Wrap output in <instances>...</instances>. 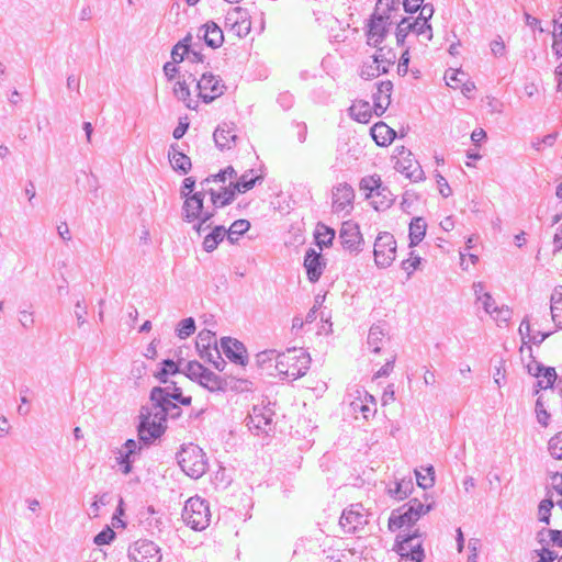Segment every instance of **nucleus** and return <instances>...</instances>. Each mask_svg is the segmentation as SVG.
Listing matches in <instances>:
<instances>
[{
    "instance_id": "1",
    "label": "nucleus",
    "mask_w": 562,
    "mask_h": 562,
    "mask_svg": "<svg viewBox=\"0 0 562 562\" xmlns=\"http://www.w3.org/2000/svg\"><path fill=\"white\" fill-rule=\"evenodd\" d=\"M166 396H168V387L155 386L150 391V404L140 408L137 432L138 439L146 447L150 446L166 431L168 419L165 405Z\"/></svg>"
},
{
    "instance_id": "2",
    "label": "nucleus",
    "mask_w": 562,
    "mask_h": 562,
    "mask_svg": "<svg viewBox=\"0 0 562 562\" xmlns=\"http://www.w3.org/2000/svg\"><path fill=\"white\" fill-rule=\"evenodd\" d=\"M400 0H378L375 11L368 22L367 43L378 47L392 24L393 13L400 11Z\"/></svg>"
},
{
    "instance_id": "3",
    "label": "nucleus",
    "mask_w": 562,
    "mask_h": 562,
    "mask_svg": "<svg viewBox=\"0 0 562 562\" xmlns=\"http://www.w3.org/2000/svg\"><path fill=\"white\" fill-rule=\"evenodd\" d=\"M310 364L311 357L305 350L292 348L277 355L274 368L283 379L296 380L305 375Z\"/></svg>"
},
{
    "instance_id": "4",
    "label": "nucleus",
    "mask_w": 562,
    "mask_h": 562,
    "mask_svg": "<svg viewBox=\"0 0 562 562\" xmlns=\"http://www.w3.org/2000/svg\"><path fill=\"white\" fill-rule=\"evenodd\" d=\"M422 537L419 529H405L397 535L394 551L401 557V562H422L425 559Z\"/></svg>"
},
{
    "instance_id": "5",
    "label": "nucleus",
    "mask_w": 562,
    "mask_h": 562,
    "mask_svg": "<svg viewBox=\"0 0 562 562\" xmlns=\"http://www.w3.org/2000/svg\"><path fill=\"white\" fill-rule=\"evenodd\" d=\"M177 459L181 470L191 479H200L206 472V454L194 443L182 446Z\"/></svg>"
},
{
    "instance_id": "6",
    "label": "nucleus",
    "mask_w": 562,
    "mask_h": 562,
    "mask_svg": "<svg viewBox=\"0 0 562 562\" xmlns=\"http://www.w3.org/2000/svg\"><path fill=\"white\" fill-rule=\"evenodd\" d=\"M431 504H424L418 498L411 499L401 509L392 512L389 518V529L395 531L403 527H412L423 515L429 513Z\"/></svg>"
},
{
    "instance_id": "7",
    "label": "nucleus",
    "mask_w": 562,
    "mask_h": 562,
    "mask_svg": "<svg viewBox=\"0 0 562 562\" xmlns=\"http://www.w3.org/2000/svg\"><path fill=\"white\" fill-rule=\"evenodd\" d=\"M183 374L210 392H223L228 385L224 378L210 371L195 360L188 361L184 364Z\"/></svg>"
},
{
    "instance_id": "8",
    "label": "nucleus",
    "mask_w": 562,
    "mask_h": 562,
    "mask_svg": "<svg viewBox=\"0 0 562 562\" xmlns=\"http://www.w3.org/2000/svg\"><path fill=\"white\" fill-rule=\"evenodd\" d=\"M182 519L191 529L204 530L211 521L207 502L199 496L190 497L184 504Z\"/></svg>"
},
{
    "instance_id": "9",
    "label": "nucleus",
    "mask_w": 562,
    "mask_h": 562,
    "mask_svg": "<svg viewBox=\"0 0 562 562\" xmlns=\"http://www.w3.org/2000/svg\"><path fill=\"white\" fill-rule=\"evenodd\" d=\"M374 262L379 268L390 267L396 258V240L389 232H381L374 241Z\"/></svg>"
},
{
    "instance_id": "10",
    "label": "nucleus",
    "mask_w": 562,
    "mask_h": 562,
    "mask_svg": "<svg viewBox=\"0 0 562 562\" xmlns=\"http://www.w3.org/2000/svg\"><path fill=\"white\" fill-rule=\"evenodd\" d=\"M204 192L205 191L203 190L198 191L184 199L182 206V216L184 221L191 223L196 220H202V223H206L214 216V210L209 211L203 209Z\"/></svg>"
},
{
    "instance_id": "11",
    "label": "nucleus",
    "mask_w": 562,
    "mask_h": 562,
    "mask_svg": "<svg viewBox=\"0 0 562 562\" xmlns=\"http://www.w3.org/2000/svg\"><path fill=\"white\" fill-rule=\"evenodd\" d=\"M396 159L394 168L396 171L405 175L409 180L417 182L424 179V171L419 165V162L414 159L411 150L405 147L396 148V154L394 155Z\"/></svg>"
},
{
    "instance_id": "12",
    "label": "nucleus",
    "mask_w": 562,
    "mask_h": 562,
    "mask_svg": "<svg viewBox=\"0 0 562 562\" xmlns=\"http://www.w3.org/2000/svg\"><path fill=\"white\" fill-rule=\"evenodd\" d=\"M273 411L268 406H254L247 420L248 429L257 436L269 435L273 429Z\"/></svg>"
},
{
    "instance_id": "13",
    "label": "nucleus",
    "mask_w": 562,
    "mask_h": 562,
    "mask_svg": "<svg viewBox=\"0 0 562 562\" xmlns=\"http://www.w3.org/2000/svg\"><path fill=\"white\" fill-rule=\"evenodd\" d=\"M196 88L199 90V97L204 103H211L224 94L226 90L223 80L211 72H205L196 81Z\"/></svg>"
},
{
    "instance_id": "14",
    "label": "nucleus",
    "mask_w": 562,
    "mask_h": 562,
    "mask_svg": "<svg viewBox=\"0 0 562 562\" xmlns=\"http://www.w3.org/2000/svg\"><path fill=\"white\" fill-rule=\"evenodd\" d=\"M131 562H160V548L153 541L140 539L128 548Z\"/></svg>"
},
{
    "instance_id": "15",
    "label": "nucleus",
    "mask_w": 562,
    "mask_h": 562,
    "mask_svg": "<svg viewBox=\"0 0 562 562\" xmlns=\"http://www.w3.org/2000/svg\"><path fill=\"white\" fill-rule=\"evenodd\" d=\"M367 522L366 509L360 503L351 504L342 512L339 519L340 527L348 533L357 532Z\"/></svg>"
},
{
    "instance_id": "16",
    "label": "nucleus",
    "mask_w": 562,
    "mask_h": 562,
    "mask_svg": "<svg viewBox=\"0 0 562 562\" xmlns=\"http://www.w3.org/2000/svg\"><path fill=\"white\" fill-rule=\"evenodd\" d=\"M331 207L335 213L348 214L353 207L355 191L346 182L339 183L333 189Z\"/></svg>"
},
{
    "instance_id": "17",
    "label": "nucleus",
    "mask_w": 562,
    "mask_h": 562,
    "mask_svg": "<svg viewBox=\"0 0 562 562\" xmlns=\"http://www.w3.org/2000/svg\"><path fill=\"white\" fill-rule=\"evenodd\" d=\"M226 25L239 37H245L251 30L248 11L241 7L232 8L225 18Z\"/></svg>"
},
{
    "instance_id": "18",
    "label": "nucleus",
    "mask_w": 562,
    "mask_h": 562,
    "mask_svg": "<svg viewBox=\"0 0 562 562\" xmlns=\"http://www.w3.org/2000/svg\"><path fill=\"white\" fill-rule=\"evenodd\" d=\"M340 244L350 252L360 251L363 243L359 226L352 222H344L339 232Z\"/></svg>"
},
{
    "instance_id": "19",
    "label": "nucleus",
    "mask_w": 562,
    "mask_h": 562,
    "mask_svg": "<svg viewBox=\"0 0 562 562\" xmlns=\"http://www.w3.org/2000/svg\"><path fill=\"white\" fill-rule=\"evenodd\" d=\"M221 347L224 355L234 363L245 366L248 361L247 350L245 346L237 339L223 337Z\"/></svg>"
},
{
    "instance_id": "20",
    "label": "nucleus",
    "mask_w": 562,
    "mask_h": 562,
    "mask_svg": "<svg viewBox=\"0 0 562 562\" xmlns=\"http://www.w3.org/2000/svg\"><path fill=\"white\" fill-rule=\"evenodd\" d=\"M393 83L390 80L378 83V91L373 94V112L381 116L391 104Z\"/></svg>"
},
{
    "instance_id": "21",
    "label": "nucleus",
    "mask_w": 562,
    "mask_h": 562,
    "mask_svg": "<svg viewBox=\"0 0 562 562\" xmlns=\"http://www.w3.org/2000/svg\"><path fill=\"white\" fill-rule=\"evenodd\" d=\"M213 138L220 149H229L236 144L237 134L233 123H222L213 133Z\"/></svg>"
},
{
    "instance_id": "22",
    "label": "nucleus",
    "mask_w": 562,
    "mask_h": 562,
    "mask_svg": "<svg viewBox=\"0 0 562 562\" xmlns=\"http://www.w3.org/2000/svg\"><path fill=\"white\" fill-rule=\"evenodd\" d=\"M324 262L322 261V256L315 249L310 248L304 257V267L306 269L307 278L311 282H316L319 280Z\"/></svg>"
},
{
    "instance_id": "23",
    "label": "nucleus",
    "mask_w": 562,
    "mask_h": 562,
    "mask_svg": "<svg viewBox=\"0 0 562 562\" xmlns=\"http://www.w3.org/2000/svg\"><path fill=\"white\" fill-rule=\"evenodd\" d=\"M199 35H201L205 44L212 48L220 47L224 42L223 31L212 21L201 26Z\"/></svg>"
},
{
    "instance_id": "24",
    "label": "nucleus",
    "mask_w": 562,
    "mask_h": 562,
    "mask_svg": "<svg viewBox=\"0 0 562 562\" xmlns=\"http://www.w3.org/2000/svg\"><path fill=\"white\" fill-rule=\"evenodd\" d=\"M169 161L173 170L179 171L182 175H187L191 169V159L186 154L179 150L177 144H172L168 151Z\"/></svg>"
},
{
    "instance_id": "25",
    "label": "nucleus",
    "mask_w": 562,
    "mask_h": 562,
    "mask_svg": "<svg viewBox=\"0 0 562 562\" xmlns=\"http://www.w3.org/2000/svg\"><path fill=\"white\" fill-rule=\"evenodd\" d=\"M236 192L237 191L232 183L228 187L221 188L220 191L214 189L207 190L214 209L223 207L232 203L235 199Z\"/></svg>"
},
{
    "instance_id": "26",
    "label": "nucleus",
    "mask_w": 562,
    "mask_h": 562,
    "mask_svg": "<svg viewBox=\"0 0 562 562\" xmlns=\"http://www.w3.org/2000/svg\"><path fill=\"white\" fill-rule=\"evenodd\" d=\"M371 136L379 146H387L393 142L396 133L385 123L379 122L371 127Z\"/></svg>"
},
{
    "instance_id": "27",
    "label": "nucleus",
    "mask_w": 562,
    "mask_h": 562,
    "mask_svg": "<svg viewBox=\"0 0 562 562\" xmlns=\"http://www.w3.org/2000/svg\"><path fill=\"white\" fill-rule=\"evenodd\" d=\"M349 115L359 123H369L372 117V106L368 101H355L349 108Z\"/></svg>"
},
{
    "instance_id": "28",
    "label": "nucleus",
    "mask_w": 562,
    "mask_h": 562,
    "mask_svg": "<svg viewBox=\"0 0 562 562\" xmlns=\"http://www.w3.org/2000/svg\"><path fill=\"white\" fill-rule=\"evenodd\" d=\"M550 303L552 321L558 328L562 329V285L554 288Z\"/></svg>"
},
{
    "instance_id": "29",
    "label": "nucleus",
    "mask_w": 562,
    "mask_h": 562,
    "mask_svg": "<svg viewBox=\"0 0 562 562\" xmlns=\"http://www.w3.org/2000/svg\"><path fill=\"white\" fill-rule=\"evenodd\" d=\"M427 224L423 217H414L409 224V246H417L425 237Z\"/></svg>"
},
{
    "instance_id": "30",
    "label": "nucleus",
    "mask_w": 562,
    "mask_h": 562,
    "mask_svg": "<svg viewBox=\"0 0 562 562\" xmlns=\"http://www.w3.org/2000/svg\"><path fill=\"white\" fill-rule=\"evenodd\" d=\"M360 189L368 191V196L379 195L382 192H387L390 194V190L382 186V181L379 176H369L362 178L360 181Z\"/></svg>"
},
{
    "instance_id": "31",
    "label": "nucleus",
    "mask_w": 562,
    "mask_h": 562,
    "mask_svg": "<svg viewBox=\"0 0 562 562\" xmlns=\"http://www.w3.org/2000/svg\"><path fill=\"white\" fill-rule=\"evenodd\" d=\"M366 398H371V404L364 403L361 397H358L351 402V407L353 413H361L364 419H369L376 412V402L368 392H366Z\"/></svg>"
},
{
    "instance_id": "32",
    "label": "nucleus",
    "mask_w": 562,
    "mask_h": 562,
    "mask_svg": "<svg viewBox=\"0 0 562 562\" xmlns=\"http://www.w3.org/2000/svg\"><path fill=\"white\" fill-rule=\"evenodd\" d=\"M226 228L223 225L215 226L210 234L204 237L203 249L206 252H212L218 244L225 238Z\"/></svg>"
},
{
    "instance_id": "33",
    "label": "nucleus",
    "mask_w": 562,
    "mask_h": 562,
    "mask_svg": "<svg viewBox=\"0 0 562 562\" xmlns=\"http://www.w3.org/2000/svg\"><path fill=\"white\" fill-rule=\"evenodd\" d=\"M199 356L205 362L213 364V367L216 370L223 371L225 369L226 362L221 356V351L217 347V344L214 346H211L206 350L201 351L199 353Z\"/></svg>"
},
{
    "instance_id": "34",
    "label": "nucleus",
    "mask_w": 562,
    "mask_h": 562,
    "mask_svg": "<svg viewBox=\"0 0 562 562\" xmlns=\"http://www.w3.org/2000/svg\"><path fill=\"white\" fill-rule=\"evenodd\" d=\"M262 178L259 176H254V170H248L240 176V178L232 184L236 189L237 192H246L255 187V184L260 181Z\"/></svg>"
},
{
    "instance_id": "35",
    "label": "nucleus",
    "mask_w": 562,
    "mask_h": 562,
    "mask_svg": "<svg viewBox=\"0 0 562 562\" xmlns=\"http://www.w3.org/2000/svg\"><path fill=\"white\" fill-rule=\"evenodd\" d=\"M173 94L178 100L183 101L186 103L187 108L195 109V106H193L191 104L192 103L191 92H190L187 79L179 80L176 82V85L173 87Z\"/></svg>"
},
{
    "instance_id": "36",
    "label": "nucleus",
    "mask_w": 562,
    "mask_h": 562,
    "mask_svg": "<svg viewBox=\"0 0 562 562\" xmlns=\"http://www.w3.org/2000/svg\"><path fill=\"white\" fill-rule=\"evenodd\" d=\"M180 363H177L175 362L173 360H170V359H166L161 362V369L160 371H158L155 376L161 382V383H167L168 380H167V376L169 374L173 375L176 373H180L182 372L183 373V369H180L179 367Z\"/></svg>"
},
{
    "instance_id": "37",
    "label": "nucleus",
    "mask_w": 562,
    "mask_h": 562,
    "mask_svg": "<svg viewBox=\"0 0 562 562\" xmlns=\"http://www.w3.org/2000/svg\"><path fill=\"white\" fill-rule=\"evenodd\" d=\"M315 237L319 247L329 246L335 238V231L325 224L318 223Z\"/></svg>"
},
{
    "instance_id": "38",
    "label": "nucleus",
    "mask_w": 562,
    "mask_h": 562,
    "mask_svg": "<svg viewBox=\"0 0 562 562\" xmlns=\"http://www.w3.org/2000/svg\"><path fill=\"white\" fill-rule=\"evenodd\" d=\"M384 339V333L379 325L371 326L368 335V346L371 349L372 352H380L381 350V344Z\"/></svg>"
},
{
    "instance_id": "39",
    "label": "nucleus",
    "mask_w": 562,
    "mask_h": 562,
    "mask_svg": "<svg viewBox=\"0 0 562 562\" xmlns=\"http://www.w3.org/2000/svg\"><path fill=\"white\" fill-rule=\"evenodd\" d=\"M216 344L217 340L215 334L209 329H203L196 336L195 348L200 353L201 351L206 350L207 348Z\"/></svg>"
},
{
    "instance_id": "40",
    "label": "nucleus",
    "mask_w": 562,
    "mask_h": 562,
    "mask_svg": "<svg viewBox=\"0 0 562 562\" xmlns=\"http://www.w3.org/2000/svg\"><path fill=\"white\" fill-rule=\"evenodd\" d=\"M395 54L392 49H386L385 47H379L376 54L373 56V60L375 65H379L380 68L385 66V74L389 71L391 65L394 64Z\"/></svg>"
},
{
    "instance_id": "41",
    "label": "nucleus",
    "mask_w": 562,
    "mask_h": 562,
    "mask_svg": "<svg viewBox=\"0 0 562 562\" xmlns=\"http://www.w3.org/2000/svg\"><path fill=\"white\" fill-rule=\"evenodd\" d=\"M250 227V223L247 220L235 221L228 229H226V236L231 244L237 240V237L245 234Z\"/></svg>"
},
{
    "instance_id": "42",
    "label": "nucleus",
    "mask_w": 562,
    "mask_h": 562,
    "mask_svg": "<svg viewBox=\"0 0 562 562\" xmlns=\"http://www.w3.org/2000/svg\"><path fill=\"white\" fill-rule=\"evenodd\" d=\"M539 375L540 378H537V385L543 390L552 387L558 379L555 369L553 367H543V370Z\"/></svg>"
},
{
    "instance_id": "43",
    "label": "nucleus",
    "mask_w": 562,
    "mask_h": 562,
    "mask_svg": "<svg viewBox=\"0 0 562 562\" xmlns=\"http://www.w3.org/2000/svg\"><path fill=\"white\" fill-rule=\"evenodd\" d=\"M177 336L180 339L190 337L195 331V322L192 317L184 318L177 326Z\"/></svg>"
},
{
    "instance_id": "44",
    "label": "nucleus",
    "mask_w": 562,
    "mask_h": 562,
    "mask_svg": "<svg viewBox=\"0 0 562 562\" xmlns=\"http://www.w3.org/2000/svg\"><path fill=\"white\" fill-rule=\"evenodd\" d=\"M554 503L549 499H542L538 506V518L539 521L544 522L546 525L550 524L551 509L553 508Z\"/></svg>"
},
{
    "instance_id": "45",
    "label": "nucleus",
    "mask_w": 562,
    "mask_h": 562,
    "mask_svg": "<svg viewBox=\"0 0 562 562\" xmlns=\"http://www.w3.org/2000/svg\"><path fill=\"white\" fill-rule=\"evenodd\" d=\"M411 26L412 32L416 33L417 35L426 34L427 40L432 38L431 25L429 22L419 20V18H417L415 21L411 22Z\"/></svg>"
},
{
    "instance_id": "46",
    "label": "nucleus",
    "mask_w": 562,
    "mask_h": 562,
    "mask_svg": "<svg viewBox=\"0 0 562 562\" xmlns=\"http://www.w3.org/2000/svg\"><path fill=\"white\" fill-rule=\"evenodd\" d=\"M465 72L458 69H449L446 72L445 79L447 80V85L453 89H457L460 83L465 80Z\"/></svg>"
},
{
    "instance_id": "47",
    "label": "nucleus",
    "mask_w": 562,
    "mask_h": 562,
    "mask_svg": "<svg viewBox=\"0 0 562 562\" xmlns=\"http://www.w3.org/2000/svg\"><path fill=\"white\" fill-rule=\"evenodd\" d=\"M552 49L558 57H562V21L554 22Z\"/></svg>"
},
{
    "instance_id": "48",
    "label": "nucleus",
    "mask_w": 562,
    "mask_h": 562,
    "mask_svg": "<svg viewBox=\"0 0 562 562\" xmlns=\"http://www.w3.org/2000/svg\"><path fill=\"white\" fill-rule=\"evenodd\" d=\"M412 32L411 21L407 18H403L396 29V42L398 45H403L408 33Z\"/></svg>"
},
{
    "instance_id": "49",
    "label": "nucleus",
    "mask_w": 562,
    "mask_h": 562,
    "mask_svg": "<svg viewBox=\"0 0 562 562\" xmlns=\"http://www.w3.org/2000/svg\"><path fill=\"white\" fill-rule=\"evenodd\" d=\"M385 74V66L383 68H380L379 65L374 64V60H372L371 64L364 65L361 69L360 76L363 79H372L375 77H379L380 75Z\"/></svg>"
},
{
    "instance_id": "50",
    "label": "nucleus",
    "mask_w": 562,
    "mask_h": 562,
    "mask_svg": "<svg viewBox=\"0 0 562 562\" xmlns=\"http://www.w3.org/2000/svg\"><path fill=\"white\" fill-rule=\"evenodd\" d=\"M277 355L276 350L260 351L256 356L257 364L261 368L271 367L272 361L276 362Z\"/></svg>"
},
{
    "instance_id": "51",
    "label": "nucleus",
    "mask_w": 562,
    "mask_h": 562,
    "mask_svg": "<svg viewBox=\"0 0 562 562\" xmlns=\"http://www.w3.org/2000/svg\"><path fill=\"white\" fill-rule=\"evenodd\" d=\"M548 448L553 458L562 459V432L557 434L550 439Z\"/></svg>"
},
{
    "instance_id": "52",
    "label": "nucleus",
    "mask_w": 562,
    "mask_h": 562,
    "mask_svg": "<svg viewBox=\"0 0 562 562\" xmlns=\"http://www.w3.org/2000/svg\"><path fill=\"white\" fill-rule=\"evenodd\" d=\"M419 265L420 257L418 255H415L414 252H411V257L408 259L403 260L401 263L402 269L407 272L408 278L413 274V272L418 268Z\"/></svg>"
},
{
    "instance_id": "53",
    "label": "nucleus",
    "mask_w": 562,
    "mask_h": 562,
    "mask_svg": "<svg viewBox=\"0 0 562 562\" xmlns=\"http://www.w3.org/2000/svg\"><path fill=\"white\" fill-rule=\"evenodd\" d=\"M416 480L420 487L424 490L431 487L434 485L435 479H434V468L429 467L427 468V474L423 475L420 472L416 471Z\"/></svg>"
},
{
    "instance_id": "54",
    "label": "nucleus",
    "mask_w": 562,
    "mask_h": 562,
    "mask_svg": "<svg viewBox=\"0 0 562 562\" xmlns=\"http://www.w3.org/2000/svg\"><path fill=\"white\" fill-rule=\"evenodd\" d=\"M114 538L115 532L110 527H105L94 537L93 542L98 546L109 544Z\"/></svg>"
},
{
    "instance_id": "55",
    "label": "nucleus",
    "mask_w": 562,
    "mask_h": 562,
    "mask_svg": "<svg viewBox=\"0 0 562 562\" xmlns=\"http://www.w3.org/2000/svg\"><path fill=\"white\" fill-rule=\"evenodd\" d=\"M165 405H166L167 418L177 419L181 416V414H182L181 407L172 402V398L169 394H168V396H166Z\"/></svg>"
},
{
    "instance_id": "56",
    "label": "nucleus",
    "mask_w": 562,
    "mask_h": 562,
    "mask_svg": "<svg viewBox=\"0 0 562 562\" xmlns=\"http://www.w3.org/2000/svg\"><path fill=\"white\" fill-rule=\"evenodd\" d=\"M409 485H411V482H405V481L396 482L395 487L390 488L389 492L393 497H395L397 499H404L407 496Z\"/></svg>"
},
{
    "instance_id": "57",
    "label": "nucleus",
    "mask_w": 562,
    "mask_h": 562,
    "mask_svg": "<svg viewBox=\"0 0 562 562\" xmlns=\"http://www.w3.org/2000/svg\"><path fill=\"white\" fill-rule=\"evenodd\" d=\"M189 54L186 46L182 43H177L171 50L172 61L179 64L183 61L184 55Z\"/></svg>"
},
{
    "instance_id": "58",
    "label": "nucleus",
    "mask_w": 562,
    "mask_h": 562,
    "mask_svg": "<svg viewBox=\"0 0 562 562\" xmlns=\"http://www.w3.org/2000/svg\"><path fill=\"white\" fill-rule=\"evenodd\" d=\"M536 414H537L538 423L541 424L542 426H547L550 415L544 409V406L540 398H538L536 402Z\"/></svg>"
},
{
    "instance_id": "59",
    "label": "nucleus",
    "mask_w": 562,
    "mask_h": 562,
    "mask_svg": "<svg viewBox=\"0 0 562 562\" xmlns=\"http://www.w3.org/2000/svg\"><path fill=\"white\" fill-rule=\"evenodd\" d=\"M490 46L494 56L502 57L505 55L506 47L501 36H497L495 40H493Z\"/></svg>"
},
{
    "instance_id": "60",
    "label": "nucleus",
    "mask_w": 562,
    "mask_h": 562,
    "mask_svg": "<svg viewBox=\"0 0 562 562\" xmlns=\"http://www.w3.org/2000/svg\"><path fill=\"white\" fill-rule=\"evenodd\" d=\"M75 307V317L77 319L78 326H82L87 322V306L85 305L83 301H78Z\"/></svg>"
},
{
    "instance_id": "61",
    "label": "nucleus",
    "mask_w": 562,
    "mask_h": 562,
    "mask_svg": "<svg viewBox=\"0 0 562 562\" xmlns=\"http://www.w3.org/2000/svg\"><path fill=\"white\" fill-rule=\"evenodd\" d=\"M494 314L491 315L496 322H504L506 323L512 315V312L508 307L502 306V307H494L493 308Z\"/></svg>"
},
{
    "instance_id": "62",
    "label": "nucleus",
    "mask_w": 562,
    "mask_h": 562,
    "mask_svg": "<svg viewBox=\"0 0 562 562\" xmlns=\"http://www.w3.org/2000/svg\"><path fill=\"white\" fill-rule=\"evenodd\" d=\"M479 548L480 540L476 538H471L468 542V549L470 550V554L468 555V562H477Z\"/></svg>"
},
{
    "instance_id": "63",
    "label": "nucleus",
    "mask_w": 562,
    "mask_h": 562,
    "mask_svg": "<svg viewBox=\"0 0 562 562\" xmlns=\"http://www.w3.org/2000/svg\"><path fill=\"white\" fill-rule=\"evenodd\" d=\"M480 302H481L482 307L486 314H488V315L494 314L493 308L497 307V306L495 304L494 299L492 297V295L490 293H483V297L481 299Z\"/></svg>"
},
{
    "instance_id": "64",
    "label": "nucleus",
    "mask_w": 562,
    "mask_h": 562,
    "mask_svg": "<svg viewBox=\"0 0 562 562\" xmlns=\"http://www.w3.org/2000/svg\"><path fill=\"white\" fill-rule=\"evenodd\" d=\"M535 552L539 557L537 562H553L555 559H558V554L547 548L536 550Z\"/></svg>"
}]
</instances>
